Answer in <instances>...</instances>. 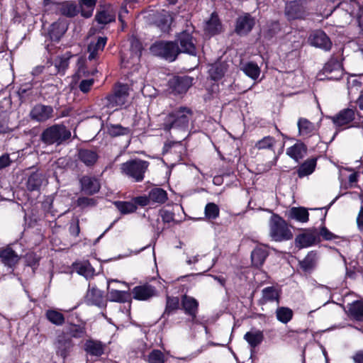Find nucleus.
I'll return each instance as SVG.
<instances>
[{"label": "nucleus", "instance_id": "obj_1", "mask_svg": "<svg viewBox=\"0 0 363 363\" xmlns=\"http://www.w3.org/2000/svg\"><path fill=\"white\" fill-rule=\"evenodd\" d=\"M193 117L191 108L181 106L169 113L163 120L162 128L167 132L172 129L186 131L189 122Z\"/></svg>", "mask_w": 363, "mask_h": 363}, {"label": "nucleus", "instance_id": "obj_2", "mask_svg": "<svg viewBox=\"0 0 363 363\" xmlns=\"http://www.w3.org/2000/svg\"><path fill=\"white\" fill-rule=\"evenodd\" d=\"M129 97V86L121 83L116 84L112 91L104 99H102V104L107 108L118 110L124 106Z\"/></svg>", "mask_w": 363, "mask_h": 363}, {"label": "nucleus", "instance_id": "obj_3", "mask_svg": "<svg viewBox=\"0 0 363 363\" xmlns=\"http://www.w3.org/2000/svg\"><path fill=\"white\" fill-rule=\"evenodd\" d=\"M71 132L63 124H55L45 128L40 135V140L48 145L62 144L69 139Z\"/></svg>", "mask_w": 363, "mask_h": 363}, {"label": "nucleus", "instance_id": "obj_4", "mask_svg": "<svg viewBox=\"0 0 363 363\" xmlns=\"http://www.w3.org/2000/svg\"><path fill=\"white\" fill-rule=\"evenodd\" d=\"M150 163L140 159L131 160L121 164V173L135 182H142Z\"/></svg>", "mask_w": 363, "mask_h": 363}, {"label": "nucleus", "instance_id": "obj_5", "mask_svg": "<svg viewBox=\"0 0 363 363\" xmlns=\"http://www.w3.org/2000/svg\"><path fill=\"white\" fill-rule=\"evenodd\" d=\"M269 236L276 242L291 240L293 234L286 221L278 215H273L269 220Z\"/></svg>", "mask_w": 363, "mask_h": 363}, {"label": "nucleus", "instance_id": "obj_6", "mask_svg": "<svg viewBox=\"0 0 363 363\" xmlns=\"http://www.w3.org/2000/svg\"><path fill=\"white\" fill-rule=\"evenodd\" d=\"M150 51L169 62L174 61L179 54V48L174 41L156 42L150 47Z\"/></svg>", "mask_w": 363, "mask_h": 363}, {"label": "nucleus", "instance_id": "obj_7", "mask_svg": "<svg viewBox=\"0 0 363 363\" xmlns=\"http://www.w3.org/2000/svg\"><path fill=\"white\" fill-rule=\"evenodd\" d=\"M174 42L179 48V53L184 52L193 56L196 55V40L189 31L178 33Z\"/></svg>", "mask_w": 363, "mask_h": 363}, {"label": "nucleus", "instance_id": "obj_8", "mask_svg": "<svg viewBox=\"0 0 363 363\" xmlns=\"http://www.w3.org/2000/svg\"><path fill=\"white\" fill-rule=\"evenodd\" d=\"M74 344L70 337L64 331L59 333L54 342L56 354L64 360L69 355Z\"/></svg>", "mask_w": 363, "mask_h": 363}, {"label": "nucleus", "instance_id": "obj_9", "mask_svg": "<svg viewBox=\"0 0 363 363\" xmlns=\"http://www.w3.org/2000/svg\"><path fill=\"white\" fill-rule=\"evenodd\" d=\"M284 13L288 20L304 18L308 14L306 2L301 0L287 2L285 6Z\"/></svg>", "mask_w": 363, "mask_h": 363}, {"label": "nucleus", "instance_id": "obj_10", "mask_svg": "<svg viewBox=\"0 0 363 363\" xmlns=\"http://www.w3.org/2000/svg\"><path fill=\"white\" fill-rule=\"evenodd\" d=\"M322 72L328 79L339 80L343 75L342 64L337 57H332L324 65Z\"/></svg>", "mask_w": 363, "mask_h": 363}, {"label": "nucleus", "instance_id": "obj_11", "mask_svg": "<svg viewBox=\"0 0 363 363\" xmlns=\"http://www.w3.org/2000/svg\"><path fill=\"white\" fill-rule=\"evenodd\" d=\"M54 109L52 106L38 104L35 105L30 112L32 120L43 123L53 117Z\"/></svg>", "mask_w": 363, "mask_h": 363}, {"label": "nucleus", "instance_id": "obj_12", "mask_svg": "<svg viewBox=\"0 0 363 363\" xmlns=\"http://www.w3.org/2000/svg\"><path fill=\"white\" fill-rule=\"evenodd\" d=\"M169 87L176 94L186 93L192 85V78L189 76H175L169 82Z\"/></svg>", "mask_w": 363, "mask_h": 363}, {"label": "nucleus", "instance_id": "obj_13", "mask_svg": "<svg viewBox=\"0 0 363 363\" xmlns=\"http://www.w3.org/2000/svg\"><path fill=\"white\" fill-rule=\"evenodd\" d=\"M0 259L6 267L13 268L18 264L21 256L13 250L11 245H7L0 247Z\"/></svg>", "mask_w": 363, "mask_h": 363}, {"label": "nucleus", "instance_id": "obj_14", "mask_svg": "<svg viewBox=\"0 0 363 363\" xmlns=\"http://www.w3.org/2000/svg\"><path fill=\"white\" fill-rule=\"evenodd\" d=\"M255 26V19L249 13L239 16L236 20L235 31L239 35H247Z\"/></svg>", "mask_w": 363, "mask_h": 363}, {"label": "nucleus", "instance_id": "obj_15", "mask_svg": "<svg viewBox=\"0 0 363 363\" xmlns=\"http://www.w3.org/2000/svg\"><path fill=\"white\" fill-rule=\"evenodd\" d=\"M79 183L81 185V191L88 195H93L99 192L101 188L99 181L94 177L83 176L80 179Z\"/></svg>", "mask_w": 363, "mask_h": 363}, {"label": "nucleus", "instance_id": "obj_16", "mask_svg": "<svg viewBox=\"0 0 363 363\" xmlns=\"http://www.w3.org/2000/svg\"><path fill=\"white\" fill-rule=\"evenodd\" d=\"M310 40L313 46L326 51L330 50L332 47V42L330 38L325 33L320 30H315L311 35Z\"/></svg>", "mask_w": 363, "mask_h": 363}, {"label": "nucleus", "instance_id": "obj_17", "mask_svg": "<svg viewBox=\"0 0 363 363\" xmlns=\"http://www.w3.org/2000/svg\"><path fill=\"white\" fill-rule=\"evenodd\" d=\"M181 306L185 314L189 315L193 320L196 319L199 308V302L196 299L191 296L184 295L181 299Z\"/></svg>", "mask_w": 363, "mask_h": 363}, {"label": "nucleus", "instance_id": "obj_18", "mask_svg": "<svg viewBox=\"0 0 363 363\" xmlns=\"http://www.w3.org/2000/svg\"><path fill=\"white\" fill-rule=\"evenodd\" d=\"M354 111L352 108H345L330 118L337 127L347 125L354 119Z\"/></svg>", "mask_w": 363, "mask_h": 363}, {"label": "nucleus", "instance_id": "obj_19", "mask_svg": "<svg viewBox=\"0 0 363 363\" xmlns=\"http://www.w3.org/2000/svg\"><path fill=\"white\" fill-rule=\"evenodd\" d=\"M106 345L99 340H87L84 345V350L91 357H99L104 354Z\"/></svg>", "mask_w": 363, "mask_h": 363}, {"label": "nucleus", "instance_id": "obj_20", "mask_svg": "<svg viewBox=\"0 0 363 363\" xmlns=\"http://www.w3.org/2000/svg\"><path fill=\"white\" fill-rule=\"evenodd\" d=\"M280 291L274 286H268L262 290V298L259 304L264 306L268 303L275 302L277 306L279 305Z\"/></svg>", "mask_w": 363, "mask_h": 363}, {"label": "nucleus", "instance_id": "obj_21", "mask_svg": "<svg viewBox=\"0 0 363 363\" xmlns=\"http://www.w3.org/2000/svg\"><path fill=\"white\" fill-rule=\"evenodd\" d=\"M132 294L135 299L146 301L156 295V290L155 287L145 284L134 287Z\"/></svg>", "mask_w": 363, "mask_h": 363}, {"label": "nucleus", "instance_id": "obj_22", "mask_svg": "<svg viewBox=\"0 0 363 363\" xmlns=\"http://www.w3.org/2000/svg\"><path fill=\"white\" fill-rule=\"evenodd\" d=\"M222 23L216 13H211L210 18L206 22L204 30L210 35L219 34L222 32Z\"/></svg>", "mask_w": 363, "mask_h": 363}, {"label": "nucleus", "instance_id": "obj_23", "mask_svg": "<svg viewBox=\"0 0 363 363\" xmlns=\"http://www.w3.org/2000/svg\"><path fill=\"white\" fill-rule=\"evenodd\" d=\"M318 234L315 231H306L296 238V246L299 248L311 246L316 242Z\"/></svg>", "mask_w": 363, "mask_h": 363}, {"label": "nucleus", "instance_id": "obj_24", "mask_svg": "<svg viewBox=\"0 0 363 363\" xmlns=\"http://www.w3.org/2000/svg\"><path fill=\"white\" fill-rule=\"evenodd\" d=\"M107 41L106 37H99L96 42H91L87 48L88 59L92 60L96 58L99 52L103 51Z\"/></svg>", "mask_w": 363, "mask_h": 363}, {"label": "nucleus", "instance_id": "obj_25", "mask_svg": "<svg viewBox=\"0 0 363 363\" xmlns=\"http://www.w3.org/2000/svg\"><path fill=\"white\" fill-rule=\"evenodd\" d=\"M86 301L92 305L100 306L104 303L103 292L95 286H89V289L86 294Z\"/></svg>", "mask_w": 363, "mask_h": 363}, {"label": "nucleus", "instance_id": "obj_26", "mask_svg": "<svg viewBox=\"0 0 363 363\" xmlns=\"http://www.w3.org/2000/svg\"><path fill=\"white\" fill-rule=\"evenodd\" d=\"M78 158L79 161L87 167H91L98 160V154L91 150L81 149L78 152Z\"/></svg>", "mask_w": 363, "mask_h": 363}, {"label": "nucleus", "instance_id": "obj_27", "mask_svg": "<svg viewBox=\"0 0 363 363\" xmlns=\"http://www.w3.org/2000/svg\"><path fill=\"white\" fill-rule=\"evenodd\" d=\"M73 269L79 274L89 279L94 276V269L89 261H80L73 264Z\"/></svg>", "mask_w": 363, "mask_h": 363}, {"label": "nucleus", "instance_id": "obj_28", "mask_svg": "<svg viewBox=\"0 0 363 363\" xmlns=\"http://www.w3.org/2000/svg\"><path fill=\"white\" fill-rule=\"evenodd\" d=\"M180 308V300L177 296H171L167 295L165 308L162 317L168 318L170 315L174 313Z\"/></svg>", "mask_w": 363, "mask_h": 363}, {"label": "nucleus", "instance_id": "obj_29", "mask_svg": "<svg viewBox=\"0 0 363 363\" xmlns=\"http://www.w3.org/2000/svg\"><path fill=\"white\" fill-rule=\"evenodd\" d=\"M298 133L301 136L310 137L316 130L315 125L305 118H300L297 123Z\"/></svg>", "mask_w": 363, "mask_h": 363}, {"label": "nucleus", "instance_id": "obj_30", "mask_svg": "<svg viewBox=\"0 0 363 363\" xmlns=\"http://www.w3.org/2000/svg\"><path fill=\"white\" fill-rule=\"evenodd\" d=\"M67 29V25L62 21H57L51 25L49 30L50 39L54 41H58L65 34Z\"/></svg>", "mask_w": 363, "mask_h": 363}, {"label": "nucleus", "instance_id": "obj_31", "mask_svg": "<svg viewBox=\"0 0 363 363\" xmlns=\"http://www.w3.org/2000/svg\"><path fill=\"white\" fill-rule=\"evenodd\" d=\"M348 315L356 320H363V301H356L347 305Z\"/></svg>", "mask_w": 363, "mask_h": 363}, {"label": "nucleus", "instance_id": "obj_32", "mask_svg": "<svg viewBox=\"0 0 363 363\" xmlns=\"http://www.w3.org/2000/svg\"><path fill=\"white\" fill-rule=\"evenodd\" d=\"M59 12L68 18H72L79 13L76 4L71 1H65L57 5Z\"/></svg>", "mask_w": 363, "mask_h": 363}, {"label": "nucleus", "instance_id": "obj_33", "mask_svg": "<svg viewBox=\"0 0 363 363\" xmlns=\"http://www.w3.org/2000/svg\"><path fill=\"white\" fill-rule=\"evenodd\" d=\"M309 213L304 207H293L289 211V218L301 223L308 220Z\"/></svg>", "mask_w": 363, "mask_h": 363}, {"label": "nucleus", "instance_id": "obj_34", "mask_svg": "<svg viewBox=\"0 0 363 363\" xmlns=\"http://www.w3.org/2000/svg\"><path fill=\"white\" fill-rule=\"evenodd\" d=\"M67 336L73 338H82L86 335L85 325L69 324L65 330Z\"/></svg>", "mask_w": 363, "mask_h": 363}, {"label": "nucleus", "instance_id": "obj_35", "mask_svg": "<svg viewBox=\"0 0 363 363\" xmlns=\"http://www.w3.org/2000/svg\"><path fill=\"white\" fill-rule=\"evenodd\" d=\"M44 180L43 175L38 172H33L28 177L26 186L28 190L30 191L40 189Z\"/></svg>", "mask_w": 363, "mask_h": 363}, {"label": "nucleus", "instance_id": "obj_36", "mask_svg": "<svg viewBox=\"0 0 363 363\" xmlns=\"http://www.w3.org/2000/svg\"><path fill=\"white\" fill-rule=\"evenodd\" d=\"M227 70V65L225 62H218L211 65L208 73L213 80L220 79Z\"/></svg>", "mask_w": 363, "mask_h": 363}, {"label": "nucleus", "instance_id": "obj_37", "mask_svg": "<svg viewBox=\"0 0 363 363\" xmlns=\"http://www.w3.org/2000/svg\"><path fill=\"white\" fill-rule=\"evenodd\" d=\"M306 152V147L303 143H296L286 150V154L296 161L303 158Z\"/></svg>", "mask_w": 363, "mask_h": 363}, {"label": "nucleus", "instance_id": "obj_38", "mask_svg": "<svg viewBox=\"0 0 363 363\" xmlns=\"http://www.w3.org/2000/svg\"><path fill=\"white\" fill-rule=\"evenodd\" d=\"M316 166V159L311 158L305 161L300 165L297 170L298 175L300 178L312 174Z\"/></svg>", "mask_w": 363, "mask_h": 363}, {"label": "nucleus", "instance_id": "obj_39", "mask_svg": "<svg viewBox=\"0 0 363 363\" xmlns=\"http://www.w3.org/2000/svg\"><path fill=\"white\" fill-rule=\"evenodd\" d=\"M268 255L267 251L263 248H255L251 253L252 264L256 267H261Z\"/></svg>", "mask_w": 363, "mask_h": 363}, {"label": "nucleus", "instance_id": "obj_40", "mask_svg": "<svg viewBox=\"0 0 363 363\" xmlns=\"http://www.w3.org/2000/svg\"><path fill=\"white\" fill-rule=\"evenodd\" d=\"M263 333L260 330L249 331L244 336V339L253 348L259 345L263 340Z\"/></svg>", "mask_w": 363, "mask_h": 363}, {"label": "nucleus", "instance_id": "obj_41", "mask_svg": "<svg viewBox=\"0 0 363 363\" xmlns=\"http://www.w3.org/2000/svg\"><path fill=\"white\" fill-rule=\"evenodd\" d=\"M275 313L277 319L284 324L289 323L292 319L294 315L293 311L291 308L279 306H277Z\"/></svg>", "mask_w": 363, "mask_h": 363}, {"label": "nucleus", "instance_id": "obj_42", "mask_svg": "<svg viewBox=\"0 0 363 363\" xmlns=\"http://www.w3.org/2000/svg\"><path fill=\"white\" fill-rule=\"evenodd\" d=\"M317 259L316 252L313 251L310 252L306 257L299 262L301 268L305 272L312 270L316 265Z\"/></svg>", "mask_w": 363, "mask_h": 363}, {"label": "nucleus", "instance_id": "obj_43", "mask_svg": "<svg viewBox=\"0 0 363 363\" xmlns=\"http://www.w3.org/2000/svg\"><path fill=\"white\" fill-rule=\"evenodd\" d=\"M150 201L157 203H164L167 200V193L162 188H153L149 192Z\"/></svg>", "mask_w": 363, "mask_h": 363}, {"label": "nucleus", "instance_id": "obj_44", "mask_svg": "<svg viewBox=\"0 0 363 363\" xmlns=\"http://www.w3.org/2000/svg\"><path fill=\"white\" fill-rule=\"evenodd\" d=\"M45 316L50 323L55 325H62L65 322L64 315L54 309L48 310Z\"/></svg>", "mask_w": 363, "mask_h": 363}, {"label": "nucleus", "instance_id": "obj_45", "mask_svg": "<svg viewBox=\"0 0 363 363\" xmlns=\"http://www.w3.org/2000/svg\"><path fill=\"white\" fill-rule=\"evenodd\" d=\"M95 19L99 23L105 25L114 21L116 15L112 11L103 10L96 13Z\"/></svg>", "mask_w": 363, "mask_h": 363}, {"label": "nucleus", "instance_id": "obj_46", "mask_svg": "<svg viewBox=\"0 0 363 363\" xmlns=\"http://www.w3.org/2000/svg\"><path fill=\"white\" fill-rule=\"evenodd\" d=\"M241 69L243 72L252 78V79H257L260 74V69L258 65L252 62L245 64Z\"/></svg>", "mask_w": 363, "mask_h": 363}, {"label": "nucleus", "instance_id": "obj_47", "mask_svg": "<svg viewBox=\"0 0 363 363\" xmlns=\"http://www.w3.org/2000/svg\"><path fill=\"white\" fill-rule=\"evenodd\" d=\"M281 30L280 24L278 21H274L267 23L263 33L265 38L272 39Z\"/></svg>", "mask_w": 363, "mask_h": 363}, {"label": "nucleus", "instance_id": "obj_48", "mask_svg": "<svg viewBox=\"0 0 363 363\" xmlns=\"http://www.w3.org/2000/svg\"><path fill=\"white\" fill-rule=\"evenodd\" d=\"M108 134L112 137L128 135L132 133L131 130L128 127H123L120 124L111 125L108 128Z\"/></svg>", "mask_w": 363, "mask_h": 363}, {"label": "nucleus", "instance_id": "obj_49", "mask_svg": "<svg viewBox=\"0 0 363 363\" xmlns=\"http://www.w3.org/2000/svg\"><path fill=\"white\" fill-rule=\"evenodd\" d=\"M97 0H80L79 4L82 8V16L85 18H89L93 13L94 8Z\"/></svg>", "mask_w": 363, "mask_h": 363}, {"label": "nucleus", "instance_id": "obj_50", "mask_svg": "<svg viewBox=\"0 0 363 363\" xmlns=\"http://www.w3.org/2000/svg\"><path fill=\"white\" fill-rule=\"evenodd\" d=\"M71 55L66 53L62 56H58L54 61L55 67L59 73H64L69 66V60Z\"/></svg>", "mask_w": 363, "mask_h": 363}, {"label": "nucleus", "instance_id": "obj_51", "mask_svg": "<svg viewBox=\"0 0 363 363\" xmlns=\"http://www.w3.org/2000/svg\"><path fill=\"white\" fill-rule=\"evenodd\" d=\"M114 205L117 209L123 214L133 213L137 209L135 203L130 201H115Z\"/></svg>", "mask_w": 363, "mask_h": 363}, {"label": "nucleus", "instance_id": "obj_52", "mask_svg": "<svg viewBox=\"0 0 363 363\" xmlns=\"http://www.w3.org/2000/svg\"><path fill=\"white\" fill-rule=\"evenodd\" d=\"M107 289L108 291V298L111 301L124 302L126 293L123 291L110 289V282H108Z\"/></svg>", "mask_w": 363, "mask_h": 363}, {"label": "nucleus", "instance_id": "obj_53", "mask_svg": "<svg viewBox=\"0 0 363 363\" xmlns=\"http://www.w3.org/2000/svg\"><path fill=\"white\" fill-rule=\"evenodd\" d=\"M275 143L273 137L266 136L256 143L255 147L258 150H273Z\"/></svg>", "mask_w": 363, "mask_h": 363}, {"label": "nucleus", "instance_id": "obj_54", "mask_svg": "<svg viewBox=\"0 0 363 363\" xmlns=\"http://www.w3.org/2000/svg\"><path fill=\"white\" fill-rule=\"evenodd\" d=\"M172 21V16L167 12H164L161 13L158 16L157 20L158 26L160 27L161 29L164 31H167L169 30Z\"/></svg>", "mask_w": 363, "mask_h": 363}, {"label": "nucleus", "instance_id": "obj_55", "mask_svg": "<svg viewBox=\"0 0 363 363\" xmlns=\"http://www.w3.org/2000/svg\"><path fill=\"white\" fill-rule=\"evenodd\" d=\"M145 359L148 363H164L165 362L164 354L159 350L151 351Z\"/></svg>", "mask_w": 363, "mask_h": 363}, {"label": "nucleus", "instance_id": "obj_56", "mask_svg": "<svg viewBox=\"0 0 363 363\" xmlns=\"http://www.w3.org/2000/svg\"><path fill=\"white\" fill-rule=\"evenodd\" d=\"M205 216L208 219H215L219 216V208L214 203H208L205 207Z\"/></svg>", "mask_w": 363, "mask_h": 363}, {"label": "nucleus", "instance_id": "obj_57", "mask_svg": "<svg viewBox=\"0 0 363 363\" xmlns=\"http://www.w3.org/2000/svg\"><path fill=\"white\" fill-rule=\"evenodd\" d=\"M77 204L78 206L81 207L82 208H84L86 207H93L96 206V199L93 198H88V197H79L77 200Z\"/></svg>", "mask_w": 363, "mask_h": 363}, {"label": "nucleus", "instance_id": "obj_58", "mask_svg": "<svg viewBox=\"0 0 363 363\" xmlns=\"http://www.w3.org/2000/svg\"><path fill=\"white\" fill-rule=\"evenodd\" d=\"M26 265L35 267L38 265L40 257L33 252L27 253L25 257Z\"/></svg>", "mask_w": 363, "mask_h": 363}, {"label": "nucleus", "instance_id": "obj_59", "mask_svg": "<svg viewBox=\"0 0 363 363\" xmlns=\"http://www.w3.org/2000/svg\"><path fill=\"white\" fill-rule=\"evenodd\" d=\"M132 50L133 52V60H134V62L136 61H138L140 59V57L141 55V45L140 43L138 40H133L132 42Z\"/></svg>", "mask_w": 363, "mask_h": 363}, {"label": "nucleus", "instance_id": "obj_60", "mask_svg": "<svg viewBox=\"0 0 363 363\" xmlns=\"http://www.w3.org/2000/svg\"><path fill=\"white\" fill-rule=\"evenodd\" d=\"M319 235L325 240H332L337 238L336 235L333 234L325 226L320 228Z\"/></svg>", "mask_w": 363, "mask_h": 363}, {"label": "nucleus", "instance_id": "obj_61", "mask_svg": "<svg viewBox=\"0 0 363 363\" xmlns=\"http://www.w3.org/2000/svg\"><path fill=\"white\" fill-rule=\"evenodd\" d=\"M93 84V79H84L81 81V82L79 83V88L80 91H82L83 93H87L91 89V87L92 86Z\"/></svg>", "mask_w": 363, "mask_h": 363}, {"label": "nucleus", "instance_id": "obj_62", "mask_svg": "<svg viewBox=\"0 0 363 363\" xmlns=\"http://www.w3.org/2000/svg\"><path fill=\"white\" fill-rule=\"evenodd\" d=\"M160 215L164 223H169L174 220V215L172 212L167 210H162L160 212Z\"/></svg>", "mask_w": 363, "mask_h": 363}, {"label": "nucleus", "instance_id": "obj_63", "mask_svg": "<svg viewBox=\"0 0 363 363\" xmlns=\"http://www.w3.org/2000/svg\"><path fill=\"white\" fill-rule=\"evenodd\" d=\"M150 203V196H138L134 199V203L135 205H139L140 206H145L149 205Z\"/></svg>", "mask_w": 363, "mask_h": 363}, {"label": "nucleus", "instance_id": "obj_64", "mask_svg": "<svg viewBox=\"0 0 363 363\" xmlns=\"http://www.w3.org/2000/svg\"><path fill=\"white\" fill-rule=\"evenodd\" d=\"M11 163L9 155H3L0 157V169L8 167Z\"/></svg>", "mask_w": 363, "mask_h": 363}]
</instances>
